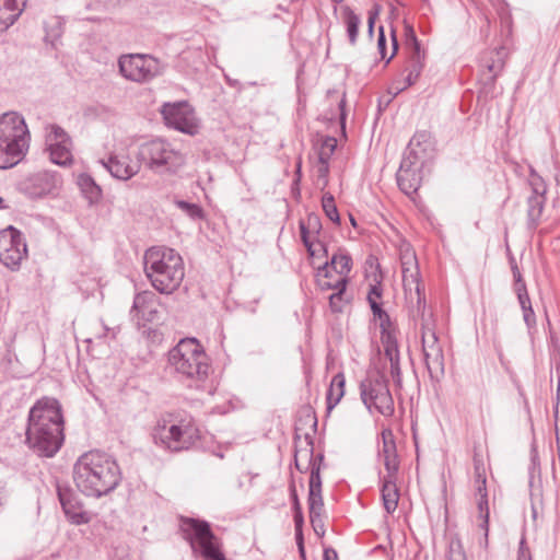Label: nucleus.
I'll return each instance as SVG.
<instances>
[{"instance_id":"f257e3e1","label":"nucleus","mask_w":560,"mask_h":560,"mask_svg":"<svg viewBox=\"0 0 560 560\" xmlns=\"http://www.w3.org/2000/svg\"><path fill=\"white\" fill-rule=\"evenodd\" d=\"M63 440V418L59 401L51 397L38 399L28 412L26 444L39 456L52 457Z\"/></svg>"},{"instance_id":"f03ea898","label":"nucleus","mask_w":560,"mask_h":560,"mask_svg":"<svg viewBox=\"0 0 560 560\" xmlns=\"http://www.w3.org/2000/svg\"><path fill=\"white\" fill-rule=\"evenodd\" d=\"M121 470L116 459L101 451L82 454L73 467V480L85 495L101 498L113 492L121 481Z\"/></svg>"},{"instance_id":"7ed1b4c3","label":"nucleus","mask_w":560,"mask_h":560,"mask_svg":"<svg viewBox=\"0 0 560 560\" xmlns=\"http://www.w3.org/2000/svg\"><path fill=\"white\" fill-rule=\"evenodd\" d=\"M144 272L152 287L163 294L173 293L185 276L182 256L166 246H152L143 256Z\"/></svg>"},{"instance_id":"20e7f679","label":"nucleus","mask_w":560,"mask_h":560,"mask_svg":"<svg viewBox=\"0 0 560 560\" xmlns=\"http://www.w3.org/2000/svg\"><path fill=\"white\" fill-rule=\"evenodd\" d=\"M31 135L22 115L15 112L0 116V168L15 166L30 148Z\"/></svg>"},{"instance_id":"39448f33","label":"nucleus","mask_w":560,"mask_h":560,"mask_svg":"<svg viewBox=\"0 0 560 560\" xmlns=\"http://www.w3.org/2000/svg\"><path fill=\"white\" fill-rule=\"evenodd\" d=\"M168 362L177 373L189 378L202 380L210 370L207 354L194 338L182 339L170 351Z\"/></svg>"},{"instance_id":"423d86ee","label":"nucleus","mask_w":560,"mask_h":560,"mask_svg":"<svg viewBox=\"0 0 560 560\" xmlns=\"http://www.w3.org/2000/svg\"><path fill=\"white\" fill-rule=\"evenodd\" d=\"M153 443L172 453L188 450L192 444L191 428L172 413L162 415L151 431Z\"/></svg>"},{"instance_id":"0eeeda50","label":"nucleus","mask_w":560,"mask_h":560,"mask_svg":"<svg viewBox=\"0 0 560 560\" xmlns=\"http://www.w3.org/2000/svg\"><path fill=\"white\" fill-rule=\"evenodd\" d=\"M138 160L158 174L175 173L185 163L184 155L163 139L142 143L138 151Z\"/></svg>"},{"instance_id":"6e6552de","label":"nucleus","mask_w":560,"mask_h":560,"mask_svg":"<svg viewBox=\"0 0 560 560\" xmlns=\"http://www.w3.org/2000/svg\"><path fill=\"white\" fill-rule=\"evenodd\" d=\"M180 528L192 552H199L207 560H226L208 522L182 518Z\"/></svg>"},{"instance_id":"1a4fd4ad","label":"nucleus","mask_w":560,"mask_h":560,"mask_svg":"<svg viewBox=\"0 0 560 560\" xmlns=\"http://www.w3.org/2000/svg\"><path fill=\"white\" fill-rule=\"evenodd\" d=\"M360 396L369 411L375 409L384 417H392L394 415V399L388 388V381L383 372L378 370L370 372L361 381Z\"/></svg>"},{"instance_id":"9d476101","label":"nucleus","mask_w":560,"mask_h":560,"mask_svg":"<svg viewBox=\"0 0 560 560\" xmlns=\"http://www.w3.org/2000/svg\"><path fill=\"white\" fill-rule=\"evenodd\" d=\"M120 74L128 81L136 83L150 82L162 74L163 66L151 55L129 54L118 59Z\"/></svg>"},{"instance_id":"9b49d317","label":"nucleus","mask_w":560,"mask_h":560,"mask_svg":"<svg viewBox=\"0 0 560 560\" xmlns=\"http://www.w3.org/2000/svg\"><path fill=\"white\" fill-rule=\"evenodd\" d=\"M27 248L19 230L8 226L0 231V261L11 270L20 267Z\"/></svg>"},{"instance_id":"f8f14e48","label":"nucleus","mask_w":560,"mask_h":560,"mask_svg":"<svg viewBox=\"0 0 560 560\" xmlns=\"http://www.w3.org/2000/svg\"><path fill=\"white\" fill-rule=\"evenodd\" d=\"M161 114L165 124L184 133L195 135L198 131V124L194 110L188 103H165L162 106Z\"/></svg>"},{"instance_id":"ddd939ff","label":"nucleus","mask_w":560,"mask_h":560,"mask_svg":"<svg viewBox=\"0 0 560 560\" xmlns=\"http://www.w3.org/2000/svg\"><path fill=\"white\" fill-rule=\"evenodd\" d=\"M324 455L314 456L313 443L307 442L305 448L295 451L294 463L300 472L310 471L308 491L322 490L320 468Z\"/></svg>"},{"instance_id":"4468645a","label":"nucleus","mask_w":560,"mask_h":560,"mask_svg":"<svg viewBox=\"0 0 560 560\" xmlns=\"http://www.w3.org/2000/svg\"><path fill=\"white\" fill-rule=\"evenodd\" d=\"M58 177L49 172H38L26 176L19 183V190L25 196L36 199L51 194L58 186Z\"/></svg>"},{"instance_id":"2eb2a0df","label":"nucleus","mask_w":560,"mask_h":560,"mask_svg":"<svg viewBox=\"0 0 560 560\" xmlns=\"http://www.w3.org/2000/svg\"><path fill=\"white\" fill-rule=\"evenodd\" d=\"M100 163L109 172V174L119 180H128L140 172V161L133 162L125 151H114L107 160H101Z\"/></svg>"},{"instance_id":"dca6fc26","label":"nucleus","mask_w":560,"mask_h":560,"mask_svg":"<svg viewBox=\"0 0 560 560\" xmlns=\"http://www.w3.org/2000/svg\"><path fill=\"white\" fill-rule=\"evenodd\" d=\"M532 186V195L527 198V226L535 230L540 223L542 211L546 202V185L542 178L532 171L529 180Z\"/></svg>"},{"instance_id":"f3484780","label":"nucleus","mask_w":560,"mask_h":560,"mask_svg":"<svg viewBox=\"0 0 560 560\" xmlns=\"http://www.w3.org/2000/svg\"><path fill=\"white\" fill-rule=\"evenodd\" d=\"M400 262L405 291H413L423 288L417 256L409 244L400 247Z\"/></svg>"},{"instance_id":"a211bd4d","label":"nucleus","mask_w":560,"mask_h":560,"mask_svg":"<svg viewBox=\"0 0 560 560\" xmlns=\"http://www.w3.org/2000/svg\"><path fill=\"white\" fill-rule=\"evenodd\" d=\"M159 296L152 291L136 294L130 314L138 319L154 322L159 319Z\"/></svg>"},{"instance_id":"6ab92c4d","label":"nucleus","mask_w":560,"mask_h":560,"mask_svg":"<svg viewBox=\"0 0 560 560\" xmlns=\"http://www.w3.org/2000/svg\"><path fill=\"white\" fill-rule=\"evenodd\" d=\"M382 445L378 447V458L383 460L386 474L398 475L399 459L393 431L384 429L381 433Z\"/></svg>"},{"instance_id":"aec40b11","label":"nucleus","mask_w":560,"mask_h":560,"mask_svg":"<svg viewBox=\"0 0 560 560\" xmlns=\"http://www.w3.org/2000/svg\"><path fill=\"white\" fill-rule=\"evenodd\" d=\"M398 475H384L381 477V494L383 505L388 514H393L399 501V489L397 487Z\"/></svg>"},{"instance_id":"412c9836","label":"nucleus","mask_w":560,"mask_h":560,"mask_svg":"<svg viewBox=\"0 0 560 560\" xmlns=\"http://www.w3.org/2000/svg\"><path fill=\"white\" fill-rule=\"evenodd\" d=\"M58 497L62 510L71 523L82 525L88 524L91 521L90 514L82 510L81 505L71 493H65L59 490Z\"/></svg>"},{"instance_id":"4be33fe9","label":"nucleus","mask_w":560,"mask_h":560,"mask_svg":"<svg viewBox=\"0 0 560 560\" xmlns=\"http://www.w3.org/2000/svg\"><path fill=\"white\" fill-rule=\"evenodd\" d=\"M26 0H0V32L7 31L20 18Z\"/></svg>"},{"instance_id":"5701e85b","label":"nucleus","mask_w":560,"mask_h":560,"mask_svg":"<svg viewBox=\"0 0 560 560\" xmlns=\"http://www.w3.org/2000/svg\"><path fill=\"white\" fill-rule=\"evenodd\" d=\"M409 301L411 303V316L416 322H420L421 327L423 325H432V314L427 313L425 296L423 288L409 291Z\"/></svg>"},{"instance_id":"b1692460","label":"nucleus","mask_w":560,"mask_h":560,"mask_svg":"<svg viewBox=\"0 0 560 560\" xmlns=\"http://www.w3.org/2000/svg\"><path fill=\"white\" fill-rule=\"evenodd\" d=\"M331 268L340 276V278H347L351 270L352 259L350 255L345 252H337L331 256L330 261H326L320 268L319 272H325V278H328V267Z\"/></svg>"},{"instance_id":"393cba45","label":"nucleus","mask_w":560,"mask_h":560,"mask_svg":"<svg viewBox=\"0 0 560 560\" xmlns=\"http://www.w3.org/2000/svg\"><path fill=\"white\" fill-rule=\"evenodd\" d=\"M410 34H411L413 51L410 57V65H409V69H408L409 72L406 78L407 84L409 86L415 84V82L419 78V75L422 71V68H423V62H422L423 55L421 52L420 43L418 42L412 28H410Z\"/></svg>"},{"instance_id":"a878e982","label":"nucleus","mask_w":560,"mask_h":560,"mask_svg":"<svg viewBox=\"0 0 560 560\" xmlns=\"http://www.w3.org/2000/svg\"><path fill=\"white\" fill-rule=\"evenodd\" d=\"M396 178L400 190L408 196L417 192L422 182L421 171L419 170L408 173L405 170H398Z\"/></svg>"},{"instance_id":"bb28decb","label":"nucleus","mask_w":560,"mask_h":560,"mask_svg":"<svg viewBox=\"0 0 560 560\" xmlns=\"http://www.w3.org/2000/svg\"><path fill=\"white\" fill-rule=\"evenodd\" d=\"M477 498V509H478V518L480 520L479 528L482 530V539L480 540V545L487 549L488 548V537H489V502H488V493L480 494Z\"/></svg>"},{"instance_id":"cd10ccee","label":"nucleus","mask_w":560,"mask_h":560,"mask_svg":"<svg viewBox=\"0 0 560 560\" xmlns=\"http://www.w3.org/2000/svg\"><path fill=\"white\" fill-rule=\"evenodd\" d=\"M345 384L346 378L343 373H337L330 382L329 388L327 390L326 400H327V411L330 412L341 400L345 395Z\"/></svg>"},{"instance_id":"c85d7f7f","label":"nucleus","mask_w":560,"mask_h":560,"mask_svg":"<svg viewBox=\"0 0 560 560\" xmlns=\"http://www.w3.org/2000/svg\"><path fill=\"white\" fill-rule=\"evenodd\" d=\"M424 362L431 378L439 380L444 374L443 349L423 353Z\"/></svg>"},{"instance_id":"c756f323","label":"nucleus","mask_w":560,"mask_h":560,"mask_svg":"<svg viewBox=\"0 0 560 560\" xmlns=\"http://www.w3.org/2000/svg\"><path fill=\"white\" fill-rule=\"evenodd\" d=\"M50 161L65 166L72 162L71 142L47 144Z\"/></svg>"},{"instance_id":"7c9ffc66","label":"nucleus","mask_w":560,"mask_h":560,"mask_svg":"<svg viewBox=\"0 0 560 560\" xmlns=\"http://www.w3.org/2000/svg\"><path fill=\"white\" fill-rule=\"evenodd\" d=\"M78 185L84 196L91 201H96L102 196L101 187L95 183L93 177L89 174H80L78 176Z\"/></svg>"},{"instance_id":"2f4dec72","label":"nucleus","mask_w":560,"mask_h":560,"mask_svg":"<svg viewBox=\"0 0 560 560\" xmlns=\"http://www.w3.org/2000/svg\"><path fill=\"white\" fill-rule=\"evenodd\" d=\"M323 506L322 490L308 491L310 518L315 532H317V521L320 522Z\"/></svg>"},{"instance_id":"473e14b6","label":"nucleus","mask_w":560,"mask_h":560,"mask_svg":"<svg viewBox=\"0 0 560 560\" xmlns=\"http://www.w3.org/2000/svg\"><path fill=\"white\" fill-rule=\"evenodd\" d=\"M300 234H301V238H302V242L304 244V246L306 247L310 256L312 257H316L320 252H323V254H327V249L325 247V245L319 242V241H314L312 240V236H314L315 234L308 230H306V225H304V223H302L300 221Z\"/></svg>"},{"instance_id":"72a5a7b5","label":"nucleus","mask_w":560,"mask_h":560,"mask_svg":"<svg viewBox=\"0 0 560 560\" xmlns=\"http://www.w3.org/2000/svg\"><path fill=\"white\" fill-rule=\"evenodd\" d=\"M347 283H348V279H346V278H339L335 282L336 292L329 296V306H330L331 311L335 313H340L343 310V305L346 303L345 293H346Z\"/></svg>"},{"instance_id":"f704fd0d","label":"nucleus","mask_w":560,"mask_h":560,"mask_svg":"<svg viewBox=\"0 0 560 560\" xmlns=\"http://www.w3.org/2000/svg\"><path fill=\"white\" fill-rule=\"evenodd\" d=\"M421 339L423 353L442 349L432 325H423L421 327Z\"/></svg>"},{"instance_id":"c9c22d12","label":"nucleus","mask_w":560,"mask_h":560,"mask_svg":"<svg viewBox=\"0 0 560 560\" xmlns=\"http://www.w3.org/2000/svg\"><path fill=\"white\" fill-rule=\"evenodd\" d=\"M343 15H345V23L347 26L349 42L352 45H354L357 42L361 19L350 8H345Z\"/></svg>"},{"instance_id":"e433bc0d","label":"nucleus","mask_w":560,"mask_h":560,"mask_svg":"<svg viewBox=\"0 0 560 560\" xmlns=\"http://www.w3.org/2000/svg\"><path fill=\"white\" fill-rule=\"evenodd\" d=\"M381 341L384 347V354H393L395 352H399L396 338V329L394 325L385 328V330H381Z\"/></svg>"},{"instance_id":"4c0bfd02","label":"nucleus","mask_w":560,"mask_h":560,"mask_svg":"<svg viewBox=\"0 0 560 560\" xmlns=\"http://www.w3.org/2000/svg\"><path fill=\"white\" fill-rule=\"evenodd\" d=\"M503 48L491 51V61L487 62L486 67L490 74V81L493 82L498 74L502 71L504 67L503 61Z\"/></svg>"},{"instance_id":"58836bf2","label":"nucleus","mask_w":560,"mask_h":560,"mask_svg":"<svg viewBox=\"0 0 560 560\" xmlns=\"http://www.w3.org/2000/svg\"><path fill=\"white\" fill-rule=\"evenodd\" d=\"M322 208L326 217L334 223H340V215L335 202V198L330 192H325L322 197Z\"/></svg>"},{"instance_id":"ea45409f","label":"nucleus","mask_w":560,"mask_h":560,"mask_svg":"<svg viewBox=\"0 0 560 560\" xmlns=\"http://www.w3.org/2000/svg\"><path fill=\"white\" fill-rule=\"evenodd\" d=\"M71 142L68 133L58 125L46 127V144Z\"/></svg>"},{"instance_id":"a19ab883","label":"nucleus","mask_w":560,"mask_h":560,"mask_svg":"<svg viewBox=\"0 0 560 560\" xmlns=\"http://www.w3.org/2000/svg\"><path fill=\"white\" fill-rule=\"evenodd\" d=\"M385 358L389 361V374L394 381L396 387L401 388L402 386V376L400 370V358L399 352H395L393 354H384Z\"/></svg>"},{"instance_id":"79ce46f5","label":"nucleus","mask_w":560,"mask_h":560,"mask_svg":"<svg viewBox=\"0 0 560 560\" xmlns=\"http://www.w3.org/2000/svg\"><path fill=\"white\" fill-rule=\"evenodd\" d=\"M329 161L324 154H318V164L316 166L317 185L324 189L328 184Z\"/></svg>"},{"instance_id":"37998d69","label":"nucleus","mask_w":560,"mask_h":560,"mask_svg":"<svg viewBox=\"0 0 560 560\" xmlns=\"http://www.w3.org/2000/svg\"><path fill=\"white\" fill-rule=\"evenodd\" d=\"M176 206L194 220L203 218V210L197 203H191L185 200H178L176 201Z\"/></svg>"},{"instance_id":"c03bdc74","label":"nucleus","mask_w":560,"mask_h":560,"mask_svg":"<svg viewBox=\"0 0 560 560\" xmlns=\"http://www.w3.org/2000/svg\"><path fill=\"white\" fill-rule=\"evenodd\" d=\"M371 310H372L373 316L375 318H377L380 322L381 330H385V328H388L394 325L393 322L390 320V317L387 314V312H385L382 308L381 303H373Z\"/></svg>"},{"instance_id":"a18cd8bd","label":"nucleus","mask_w":560,"mask_h":560,"mask_svg":"<svg viewBox=\"0 0 560 560\" xmlns=\"http://www.w3.org/2000/svg\"><path fill=\"white\" fill-rule=\"evenodd\" d=\"M421 166L422 163L418 161L417 155L412 151H409L404 155L399 170H405L408 173L415 170L421 171Z\"/></svg>"},{"instance_id":"49530a36","label":"nucleus","mask_w":560,"mask_h":560,"mask_svg":"<svg viewBox=\"0 0 560 560\" xmlns=\"http://www.w3.org/2000/svg\"><path fill=\"white\" fill-rule=\"evenodd\" d=\"M92 328L96 339H104L108 336L114 339L117 335L116 328L108 327L103 320L94 323Z\"/></svg>"},{"instance_id":"de8ad7c7","label":"nucleus","mask_w":560,"mask_h":560,"mask_svg":"<svg viewBox=\"0 0 560 560\" xmlns=\"http://www.w3.org/2000/svg\"><path fill=\"white\" fill-rule=\"evenodd\" d=\"M304 225H306V230L313 232L318 235L322 230V221L318 214L310 213L305 220H301Z\"/></svg>"},{"instance_id":"09e8293b","label":"nucleus","mask_w":560,"mask_h":560,"mask_svg":"<svg viewBox=\"0 0 560 560\" xmlns=\"http://www.w3.org/2000/svg\"><path fill=\"white\" fill-rule=\"evenodd\" d=\"M336 147L337 140L332 137H326L322 143L319 154H324V156H327V160L329 161L330 155L334 153Z\"/></svg>"},{"instance_id":"8fccbe9b","label":"nucleus","mask_w":560,"mask_h":560,"mask_svg":"<svg viewBox=\"0 0 560 560\" xmlns=\"http://www.w3.org/2000/svg\"><path fill=\"white\" fill-rule=\"evenodd\" d=\"M522 312H523L524 322H525L526 326L528 327V329H532L533 327H535L536 326V316H535V312L532 307V304L522 307Z\"/></svg>"},{"instance_id":"3c124183","label":"nucleus","mask_w":560,"mask_h":560,"mask_svg":"<svg viewBox=\"0 0 560 560\" xmlns=\"http://www.w3.org/2000/svg\"><path fill=\"white\" fill-rule=\"evenodd\" d=\"M382 287L381 284H374L371 287L369 294H368V301L370 304V307H372L373 303H380L378 301L382 298Z\"/></svg>"},{"instance_id":"603ef678","label":"nucleus","mask_w":560,"mask_h":560,"mask_svg":"<svg viewBox=\"0 0 560 560\" xmlns=\"http://www.w3.org/2000/svg\"><path fill=\"white\" fill-rule=\"evenodd\" d=\"M380 10H381L380 4H374L373 9L369 11L368 28H369L370 36L373 35L374 24L380 14Z\"/></svg>"},{"instance_id":"864d4df0","label":"nucleus","mask_w":560,"mask_h":560,"mask_svg":"<svg viewBox=\"0 0 560 560\" xmlns=\"http://www.w3.org/2000/svg\"><path fill=\"white\" fill-rule=\"evenodd\" d=\"M377 48H378V51H380L382 58H385V56H386V52H385L386 51V37H385L383 26L378 27Z\"/></svg>"},{"instance_id":"5fc2aeb1","label":"nucleus","mask_w":560,"mask_h":560,"mask_svg":"<svg viewBox=\"0 0 560 560\" xmlns=\"http://www.w3.org/2000/svg\"><path fill=\"white\" fill-rule=\"evenodd\" d=\"M481 480H487L485 467L481 460L475 459V483L480 482Z\"/></svg>"},{"instance_id":"6e6d98bb","label":"nucleus","mask_w":560,"mask_h":560,"mask_svg":"<svg viewBox=\"0 0 560 560\" xmlns=\"http://www.w3.org/2000/svg\"><path fill=\"white\" fill-rule=\"evenodd\" d=\"M517 560H530V553L528 548L525 546L524 539H522L520 542Z\"/></svg>"},{"instance_id":"4d7b16f0","label":"nucleus","mask_w":560,"mask_h":560,"mask_svg":"<svg viewBox=\"0 0 560 560\" xmlns=\"http://www.w3.org/2000/svg\"><path fill=\"white\" fill-rule=\"evenodd\" d=\"M345 106H346V100H345V96H343V97L339 101V110H340V114H339V120H340V124H341L342 129L345 128V125H346V117H347Z\"/></svg>"},{"instance_id":"13d9d810","label":"nucleus","mask_w":560,"mask_h":560,"mask_svg":"<svg viewBox=\"0 0 560 560\" xmlns=\"http://www.w3.org/2000/svg\"><path fill=\"white\" fill-rule=\"evenodd\" d=\"M293 518H294V527H295V529L296 528L302 529L303 528V523H304L302 510L294 511Z\"/></svg>"},{"instance_id":"bf43d9fd","label":"nucleus","mask_w":560,"mask_h":560,"mask_svg":"<svg viewBox=\"0 0 560 560\" xmlns=\"http://www.w3.org/2000/svg\"><path fill=\"white\" fill-rule=\"evenodd\" d=\"M514 291L516 295L527 293V288L525 281L514 282Z\"/></svg>"},{"instance_id":"052dcab7","label":"nucleus","mask_w":560,"mask_h":560,"mask_svg":"<svg viewBox=\"0 0 560 560\" xmlns=\"http://www.w3.org/2000/svg\"><path fill=\"white\" fill-rule=\"evenodd\" d=\"M291 497H292V503H293V512L302 510L294 487L291 488Z\"/></svg>"},{"instance_id":"680f3d73","label":"nucleus","mask_w":560,"mask_h":560,"mask_svg":"<svg viewBox=\"0 0 560 560\" xmlns=\"http://www.w3.org/2000/svg\"><path fill=\"white\" fill-rule=\"evenodd\" d=\"M318 285L322 290H335V283L327 280V278L324 277V279H318Z\"/></svg>"},{"instance_id":"e2e57ef3","label":"nucleus","mask_w":560,"mask_h":560,"mask_svg":"<svg viewBox=\"0 0 560 560\" xmlns=\"http://www.w3.org/2000/svg\"><path fill=\"white\" fill-rule=\"evenodd\" d=\"M487 480H481L480 482L475 483L476 487V497L488 493L486 487Z\"/></svg>"},{"instance_id":"0e129e2a","label":"nucleus","mask_w":560,"mask_h":560,"mask_svg":"<svg viewBox=\"0 0 560 560\" xmlns=\"http://www.w3.org/2000/svg\"><path fill=\"white\" fill-rule=\"evenodd\" d=\"M517 300H518L521 308L532 304L528 293L518 294Z\"/></svg>"},{"instance_id":"69168bd1","label":"nucleus","mask_w":560,"mask_h":560,"mask_svg":"<svg viewBox=\"0 0 560 560\" xmlns=\"http://www.w3.org/2000/svg\"><path fill=\"white\" fill-rule=\"evenodd\" d=\"M337 552L334 549L328 548L324 550V560H337Z\"/></svg>"},{"instance_id":"338daca9","label":"nucleus","mask_w":560,"mask_h":560,"mask_svg":"<svg viewBox=\"0 0 560 560\" xmlns=\"http://www.w3.org/2000/svg\"><path fill=\"white\" fill-rule=\"evenodd\" d=\"M392 42H393V52L392 55L389 56V58L387 59V63L390 61V59L395 56L397 49H398V43H397V39H396V36H395V32L392 31Z\"/></svg>"},{"instance_id":"774afa93","label":"nucleus","mask_w":560,"mask_h":560,"mask_svg":"<svg viewBox=\"0 0 560 560\" xmlns=\"http://www.w3.org/2000/svg\"><path fill=\"white\" fill-rule=\"evenodd\" d=\"M295 540L296 545L304 544L303 530L300 528L295 529Z\"/></svg>"}]
</instances>
